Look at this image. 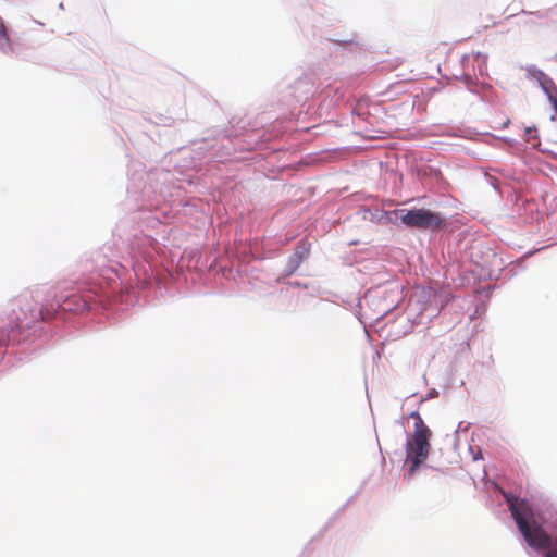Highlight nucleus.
I'll list each match as a JSON object with an SVG mask.
<instances>
[{
    "label": "nucleus",
    "instance_id": "1",
    "mask_svg": "<svg viewBox=\"0 0 557 557\" xmlns=\"http://www.w3.org/2000/svg\"><path fill=\"white\" fill-rule=\"evenodd\" d=\"M9 307L4 331L7 332V338L11 341H20V335L24 330L30 329L34 323L50 315L49 312L37 310L35 301L29 295H21L14 298Z\"/></svg>",
    "mask_w": 557,
    "mask_h": 557
},
{
    "label": "nucleus",
    "instance_id": "2",
    "mask_svg": "<svg viewBox=\"0 0 557 557\" xmlns=\"http://www.w3.org/2000/svg\"><path fill=\"white\" fill-rule=\"evenodd\" d=\"M509 510L512 518L515 519L519 531L524 537L525 542L535 549H548L545 557H557V537L553 542L550 536L544 531V529L536 522L530 524L522 510L524 502L517 504L510 498H506Z\"/></svg>",
    "mask_w": 557,
    "mask_h": 557
},
{
    "label": "nucleus",
    "instance_id": "3",
    "mask_svg": "<svg viewBox=\"0 0 557 557\" xmlns=\"http://www.w3.org/2000/svg\"><path fill=\"white\" fill-rule=\"evenodd\" d=\"M414 417V432L411 438L407 441L406 454L407 462L410 463L409 473L413 474L416 470L426 460L430 453V437L431 431L424 424L421 416L416 412Z\"/></svg>",
    "mask_w": 557,
    "mask_h": 557
},
{
    "label": "nucleus",
    "instance_id": "4",
    "mask_svg": "<svg viewBox=\"0 0 557 557\" xmlns=\"http://www.w3.org/2000/svg\"><path fill=\"white\" fill-rule=\"evenodd\" d=\"M391 214H394L403 224L410 228L436 230L444 223V218L440 213L422 208L412 210L396 209Z\"/></svg>",
    "mask_w": 557,
    "mask_h": 557
},
{
    "label": "nucleus",
    "instance_id": "5",
    "mask_svg": "<svg viewBox=\"0 0 557 557\" xmlns=\"http://www.w3.org/2000/svg\"><path fill=\"white\" fill-rule=\"evenodd\" d=\"M532 76L536 78L550 103L557 100V86L550 77L544 72H533Z\"/></svg>",
    "mask_w": 557,
    "mask_h": 557
},
{
    "label": "nucleus",
    "instance_id": "6",
    "mask_svg": "<svg viewBox=\"0 0 557 557\" xmlns=\"http://www.w3.org/2000/svg\"><path fill=\"white\" fill-rule=\"evenodd\" d=\"M466 66H472L473 69H483L486 66L487 57L483 53L476 52L466 58Z\"/></svg>",
    "mask_w": 557,
    "mask_h": 557
},
{
    "label": "nucleus",
    "instance_id": "7",
    "mask_svg": "<svg viewBox=\"0 0 557 557\" xmlns=\"http://www.w3.org/2000/svg\"><path fill=\"white\" fill-rule=\"evenodd\" d=\"M0 48L5 49L10 48V38L7 32V28L0 17Z\"/></svg>",
    "mask_w": 557,
    "mask_h": 557
},
{
    "label": "nucleus",
    "instance_id": "8",
    "mask_svg": "<svg viewBox=\"0 0 557 557\" xmlns=\"http://www.w3.org/2000/svg\"><path fill=\"white\" fill-rule=\"evenodd\" d=\"M295 253L300 261L309 255V248H307L305 245L297 246Z\"/></svg>",
    "mask_w": 557,
    "mask_h": 557
},
{
    "label": "nucleus",
    "instance_id": "9",
    "mask_svg": "<svg viewBox=\"0 0 557 557\" xmlns=\"http://www.w3.org/2000/svg\"><path fill=\"white\" fill-rule=\"evenodd\" d=\"M456 78L462 81L470 90H474V87L471 85V76L467 72H461V75Z\"/></svg>",
    "mask_w": 557,
    "mask_h": 557
},
{
    "label": "nucleus",
    "instance_id": "10",
    "mask_svg": "<svg viewBox=\"0 0 557 557\" xmlns=\"http://www.w3.org/2000/svg\"><path fill=\"white\" fill-rule=\"evenodd\" d=\"M536 137V128L535 127H527L525 128V140L531 141Z\"/></svg>",
    "mask_w": 557,
    "mask_h": 557
},
{
    "label": "nucleus",
    "instance_id": "11",
    "mask_svg": "<svg viewBox=\"0 0 557 557\" xmlns=\"http://www.w3.org/2000/svg\"><path fill=\"white\" fill-rule=\"evenodd\" d=\"M345 44H352L354 39H349L348 41H344Z\"/></svg>",
    "mask_w": 557,
    "mask_h": 557
}]
</instances>
